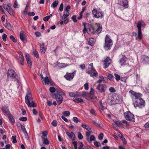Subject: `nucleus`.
Returning a JSON list of instances; mask_svg holds the SVG:
<instances>
[{
    "label": "nucleus",
    "instance_id": "nucleus-1",
    "mask_svg": "<svg viewBox=\"0 0 149 149\" xmlns=\"http://www.w3.org/2000/svg\"><path fill=\"white\" fill-rule=\"evenodd\" d=\"M84 28L83 30L84 33L86 32H89L90 33L94 34H99L102 31V25L99 23H94L92 25H89L88 24L83 23Z\"/></svg>",
    "mask_w": 149,
    "mask_h": 149
},
{
    "label": "nucleus",
    "instance_id": "nucleus-2",
    "mask_svg": "<svg viewBox=\"0 0 149 149\" xmlns=\"http://www.w3.org/2000/svg\"><path fill=\"white\" fill-rule=\"evenodd\" d=\"M113 41L110 38V36L106 35L105 40V43L103 47L106 50H109L111 49V47L113 45Z\"/></svg>",
    "mask_w": 149,
    "mask_h": 149
},
{
    "label": "nucleus",
    "instance_id": "nucleus-3",
    "mask_svg": "<svg viewBox=\"0 0 149 149\" xmlns=\"http://www.w3.org/2000/svg\"><path fill=\"white\" fill-rule=\"evenodd\" d=\"M145 23L142 21H139L137 22V27L138 29V37L140 40L142 38L141 28L145 27Z\"/></svg>",
    "mask_w": 149,
    "mask_h": 149
},
{
    "label": "nucleus",
    "instance_id": "nucleus-4",
    "mask_svg": "<svg viewBox=\"0 0 149 149\" xmlns=\"http://www.w3.org/2000/svg\"><path fill=\"white\" fill-rule=\"evenodd\" d=\"M122 100L121 97L117 94H115L110 97V103L115 104L120 103Z\"/></svg>",
    "mask_w": 149,
    "mask_h": 149
},
{
    "label": "nucleus",
    "instance_id": "nucleus-5",
    "mask_svg": "<svg viewBox=\"0 0 149 149\" xmlns=\"http://www.w3.org/2000/svg\"><path fill=\"white\" fill-rule=\"evenodd\" d=\"M134 105L135 107H138L139 108H141L145 106V102L142 98L137 99L135 100Z\"/></svg>",
    "mask_w": 149,
    "mask_h": 149
},
{
    "label": "nucleus",
    "instance_id": "nucleus-6",
    "mask_svg": "<svg viewBox=\"0 0 149 149\" xmlns=\"http://www.w3.org/2000/svg\"><path fill=\"white\" fill-rule=\"evenodd\" d=\"M124 116L127 120L132 122L135 121L134 115L130 111H128L124 113Z\"/></svg>",
    "mask_w": 149,
    "mask_h": 149
},
{
    "label": "nucleus",
    "instance_id": "nucleus-7",
    "mask_svg": "<svg viewBox=\"0 0 149 149\" xmlns=\"http://www.w3.org/2000/svg\"><path fill=\"white\" fill-rule=\"evenodd\" d=\"M86 72L89 74L91 77L94 78L97 77L98 73L94 68H88L86 70Z\"/></svg>",
    "mask_w": 149,
    "mask_h": 149
},
{
    "label": "nucleus",
    "instance_id": "nucleus-8",
    "mask_svg": "<svg viewBox=\"0 0 149 149\" xmlns=\"http://www.w3.org/2000/svg\"><path fill=\"white\" fill-rule=\"evenodd\" d=\"M128 2L127 0H119L118 4L119 7L123 10L128 7Z\"/></svg>",
    "mask_w": 149,
    "mask_h": 149
},
{
    "label": "nucleus",
    "instance_id": "nucleus-9",
    "mask_svg": "<svg viewBox=\"0 0 149 149\" xmlns=\"http://www.w3.org/2000/svg\"><path fill=\"white\" fill-rule=\"evenodd\" d=\"M50 95L53 98L56 100L58 104H60L62 102L63 99L62 95H56L54 93H50Z\"/></svg>",
    "mask_w": 149,
    "mask_h": 149
},
{
    "label": "nucleus",
    "instance_id": "nucleus-10",
    "mask_svg": "<svg viewBox=\"0 0 149 149\" xmlns=\"http://www.w3.org/2000/svg\"><path fill=\"white\" fill-rule=\"evenodd\" d=\"M18 75L12 69H9L7 74V77H10L12 79H17Z\"/></svg>",
    "mask_w": 149,
    "mask_h": 149
},
{
    "label": "nucleus",
    "instance_id": "nucleus-11",
    "mask_svg": "<svg viewBox=\"0 0 149 149\" xmlns=\"http://www.w3.org/2000/svg\"><path fill=\"white\" fill-rule=\"evenodd\" d=\"M18 54L19 56H17L15 58L17 60L18 62L21 65H23L24 63V58L23 55L21 51H19Z\"/></svg>",
    "mask_w": 149,
    "mask_h": 149
},
{
    "label": "nucleus",
    "instance_id": "nucleus-12",
    "mask_svg": "<svg viewBox=\"0 0 149 149\" xmlns=\"http://www.w3.org/2000/svg\"><path fill=\"white\" fill-rule=\"evenodd\" d=\"M127 60V58L124 55H122V57L120 60V62L121 66H123L124 65H127L128 67H130V65L129 64L126 63V61Z\"/></svg>",
    "mask_w": 149,
    "mask_h": 149
},
{
    "label": "nucleus",
    "instance_id": "nucleus-13",
    "mask_svg": "<svg viewBox=\"0 0 149 149\" xmlns=\"http://www.w3.org/2000/svg\"><path fill=\"white\" fill-rule=\"evenodd\" d=\"M69 65L68 64L63 63H60L58 62H57L56 64L54 66L56 68H65Z\"/></svg>",
    "mask_w": 149,
    "mask_h": 149
},
{
    "label": "nucleus",
    "instance_id": "nucleus-14",
    "mask_svg": "<svg viewBox=\"0 0 149 149\" xmlns=\"http://www.w3.org/2000/svg\"><path fill=\"white\" fill-rule=\"evenodd\" d=\"M129 93H131L132 95H133L135 97V100L137 99H140L141 97L142 94L141 93H137L134 92L132 90H131L129 91Z\"/></svg>",
    "mask_w": 149,
    "mask_h": 149
},
{
    "label": "nucleus",
    "instance_id": "nucleus-15",
    "mask_svg": "<svg viewBox=\"0 0 149 149\" xmlns=\"http://www.w3.org/2000/svg\"><path fill=\"white\" fill-rule=\"evenodd\" d=\"M111 62V60L109 57H107L104 60V68H108Z\"/></svg>",
    "mask_w": 149,
    "mask_h": 149
},
{
    "label": "nucleus",
    "instance_id": "nucleus-16",
    "mask_svg": "<svg viewBox=\"0 0 149 149\" xmlns=\"http://www.w3.org/2000/svg\"><path fill=\"white\" fill-rule=\"evenodd\" d=\"M1 110L5 116H8L10 112L7 106H2Z\"/></svg>",
    "mask_w": 149,
    "mask_h": 149
},
{
    "label": "nucleus",
    "instance_id": "nucleus-17",
    "mask_svg": "<svg viewBox=\"0 0 149 149\" xmlns=\"http://www.w3.org/2000/svg\"><path fill=\"white\" fill-rule=\"evenodd\" d=\"M106 88V86L105 84H99L97 86V89L101 92L104 91Z\"/></svg>",
    "mask_w": 149,
    "mask_h": 149
},
{
    "label": "nucleus",
    "instance_id": "nucleus-18",
    "mask_svg": "<svg viewBox=\"0 0 149 149\" xmlns=\"http://www.w3.org/2000/svg\"><path fill=\"white\" fill-rule=\"evenodd\" d=\"M25 103L29 107H35L37 106L36 104L34 102V101H31L30 102V101H29L28 99L26 100Z\"/></svg>",
    "mask_w": 149,
    "mask_h": 149
},
{
    "label": "nucleus",
    "instance_id": "nucleus-19",
    "mask_svg": "<svg viewBox=\"0 0 149 149\" xmlns=\"http://www.w3.org/2000/svg\"><path fill=\"white\" fill-rule=\"evenodd\" d=\"M67 135L69 137V138L73 141L75 139V136L74 133L73 132H71L70 133L68 132H66Z\"/></svg>",
    "mask_w": 149,
    "mask_h": 149
},
{
    "label": "nucleus",
    "instance_id": "nucleus-20",
    "mask_svg": "<svg viewBox=\"0 0 149 149\" xmlns=\"http://www.w3.org/2000/svg\"><path fill=\"white\" fill-rule=\"evenodd\" d=\"M74 76L71 73H67L64 76L65 78L68 80L70 81L72 80L74 78Z\"/></svg>",
    "mask_w": 149,
    "mask_h": 149
},
{
    "label": "nucleus",
    "instance_id": "nucleus-21",
    "mask_svg": "<svg viewBox=\"0 0 149 149\" xmlns=\"http://www.w3.org/2000/svg\"><path fill=\"white\" fill-rule=\"evenodd\" d=\"M20 38L21 40L23 41H24L26 39V33L23 31H21L20 33Z\"/></svg>",
    "mask_w": 149,
    "mask_h": 149
},
{
    "label": "nucleus",
    "instance_id": "nucleus-22",
    "mask_svg": "<svg viewBox=\"0 0 149 149\" xmlns=\"http://www.w3.org/2000/svg\"><path fill=\"white\" fill-rule=\"evenodd\" d=\"M33 99L31 93L28 92L26 96L25 97V102H26V100H28L30 101H31Z\"/></svg>",
    "mask_w": 149,
    "mask_h": 149
},
{
    "label": "nucleus",
    "instance_id": "nucleus-23",
    "mask_svg": "<svg viewBox=\"0 0 149 149\" xmlns=\"http://www.w3.org/2000/svg\"><path fill=\"white\" fill-rule=\"evenodd\" d=\"M80 95L81 94L79 92L71 93L69 94V95L71 97H79Z\"/></svg>",
    "mask_w": 149,
    "mask_h": 149
},
{
    "label": "nucleus",
    "instance_id": "nucleus-24",
    "mask_svg": "<svg viewBox=\"0 0 149 149\" xmlns=\"http://www.w3.org/2000/svg\"><path fill=\"white\" fill-rule=\"evenodd\" d=\"M114 122L116 124L117 126L118 127H120L122 128H123V125L122 123V122L119 120H116L114 121Z\"/></svg>",
    "mask_w": 149,
    "mask_h": 149
},
{
    "label": "nucleus",
    "instance_id": "nucleus-25",
    "mask_svg": "<svg viewBox=\"0 0 149 149\" xmlns=\"http://www.w3.org/2000/svg\"><path fill=\"white\" fill-rule=\"evenodd\" d=\"M142 59L144 63H149V57L144 55L143 56Z\"/></svg>",
    "mask_w": 149,
    "mask_h": 149
},
{
    "label": "nucleus",
    "instance_id": "nucleus-26",
    "mask_svg": "<svg viewBox=\"0 0 149 149\" xmlns=\"http://www.w3.org/2000/svg\"><path fill=\"white\" fill-rule=\"evenodd\" d=\"M95 42V39L92 38H90L88 41V44L91 46H92L94 44Z\"/></svg>",
    "mask_w": 149,
    "mask_h": 149
},
{
    "label": "nucleus",
    "instance_id": "nucleus-27",
    "mask_svg": "<svg viewBox=\"0 0 149 149\" xmlns=\"http://www.w3.org/2000/svg\"><path fill=\"white\" fill-rule=\"evenodd\" d=\"M4 26L7 29L10 31L12 30L13 26L9 23H6L4 24Z\"/></svg>",
    "mask_w": 149,
    "mask_h": 149
},
{
    "label": "nucleus",
    "instance_id": "nucleus-28",
    "mask_svg": "<svg viewBox=\"0 0 149 149\" xmlns=\"http://www.w3.org/2000/svg\"><path fill=\"white\" fill-rule=\"evenodd\" d=\"M72 100L74 102L77 103H82L83 102V99L77 97H74Z\"/></svg>",
    "mask_w": 149,
    "mask_h": 149
},
{
    "label": "nucleus",
    "instance_id": "nucleus-29",
    "mask_svg": "<svg viewBox=\"0 0 149 149\" xmlns=\"http://www.w3.org/2000/svg\"><path fill=\"white\" fill-rule=\"evenodd\" d=\"M43 83L44 85H46V84H49L50 83V82L49 79L47 77H46L44 79L42 80Z\"/></svg>",
    "mask_w": 149,
    "mask_h": 149
},
{
    "label": "nucleus",
    "instance_id": "nucleus-30",
    "mask_svg": "<svg viewBox=\"0 0 149 149\" xmlns=\"http://www.w3.org/2000/svg\"><path fill=\"white\" fill-rule=\"evenodd\" d=\"M103 13L102 11H97L96 16H95V17L96 18H98L99 17H102L103 16Z\"/></svg>",
    "mask_w": 149,
    "mask_h": 149
},
{
    "label": "nucleus",
    "instance_id": "nucleus-31",
    "mask_svg": "<svg viewBox=\"0 0 149 149\" xmlns=\"http://www.w3.org/2000/svg\"><path fill=\"white\" fill-rule=\"evenodd\" d=\"M86 139L88 142L91 143V141H95L96 139L94 135H92L89 138H88V139Z\"/></svg>",
    "mask_w": 149,
    "mask_h": 149
},
{
    "label": "nucleus",
    "instance_id": "nucleus-32",
    "mask_svg": "<svg viewBox=\"0 0 149 149\" xmlns=\"http://www.w3.org/2000/svg\"><path fill=\"white\" fill-rule=\"evenodd\" d=\"M81 95L83 97H85L87 99L88 98H86V97H90V94H88V93L85 92L84 91H83L82 92Z\"/></svg>",
    "mask_w": 149,
    "mask_h": 149
},
{
    "label": "nucleus",
    "instance_id": "nucleus-33",
    "mask_svg": "<svg viewBox=\"0 0 149 149\" xmlns=\"http://www.w3.org/2000/svg\"><path fill=\"white\" fill-rule=\"evenodd\" d=\"M9 119L11 123L13 124L15 123V121L14 118L11 114H9Z\"/></svg>",
    "mask_w": 149,
    "mask_h": 149
},
{
    "label": "nucleus",
    "instance_id": "nucleus-34",
    "mask_svg": "<svg viewBox=\"0 0 149 149\" xmlns=\"http://www.w3.org/2000/svg\"><path fill=\"white\" fill-rule=\"evenodd\" d=\"M81 126L83 128L86 129L88 131H89V130H91V128L88 126L86 125V124H82L81 125Z\"/></svg>",
    "mask_w": 149,
    "mask_h": 149
},
{
    "label": "nucleus",
    "instance_id": "nucleus-35",
    "mask_svg": "<svg viewBox=\"0 0 149 149\" xmlns=\"http://www.w3.org/2000/svg\"><path fill=\"white\" fill-rule=\"evenodd\" d=\"M58 3V1L57 0L54 1L52 4L51 6L53 8L56 7Z\"/></svg>",
    "mask_w": 149,
    "mask_h": 149
},
{
    "label": "nucleus",
    "instance_id": "nucleus-36",
    "mask_svg": "<svg viewBox=\"0 0 149 149\" xmlns=\"http://www.w3.org/2000/svg\"><path fill=\"white\" fill-rule=\"evenodd\" d=\"M56 91L57 93L56 94H55L56 95H62L64 93V92L61 90L57 89Z\"/></svg>",
    "mask_w": 149,
    "mask_h": 149
},
{
    "label": "nucleus",
    "instance_id": "nucleus-37",
    "mask_svg": "<svg viewBox=\"0 0 149 149\" xmlns=\"http://www.w3.org/2000/svg\"><path fill=\"white\" fill-rule=\"evenodd\" d=\"M33 54L34 56L37 58H38L39 57L38 53L36 50H34L33 51Z\"/></svg>",
    "mask_w": 149,
    "mask_h": 149
},
{
    "label": "nucleus",
    "instance_id": "nucleus-38",
    "mask_svg": "<svg viewBox=\"0 0 149 149\" xmlns=\"http://www.w3.org/2000/svg\"><path fill=\"white\" fill-rule=\"evenodd\" d=\"M107 77L111 81L113 80L114 79V77L113 75L110 74H108L107 75Z\"/></svg>",
    "mask_w": 149,
    "mask_h": 149
},
{
    "label": "nucleus",
    "instance_id": "nucleus-39",
    "mask_svg": "<svg viewBox=\"0 0 149 149\" xmlns=\"http://www.w3.org/2000/svg\"><path fill=\"white\" fill-rule=\"evenodd\" d=\"M7 11L10 15H13L14 13V11L11 8V7L8 9V10H7Z\"/></svg>",
    "mask_w": 149,
    "mask_h": 149
},
{
    "label": "nucleus",
    "instance_id": "nucleus-40",
    "mask_svg": "<svg viewBox=\"0 0 149 149\" xmlns=\"http://www.w3.org/2000/svg\"><path fill=\"white\" fill-rule=\"evenodd\" d=\"M3 8L6 10H8V9L11 7L10 6H9L8 5L3 4Z\"/></svg>",
    "mask_w": 149,
    "mask_h": 149
},
{
    "label": "nucleus",
    "instance_id": "nucleus-41",
    "mask_svg": "<svg viewBox=\"0 0 149 149\" xmlns=\"http://www.w3.org/2000/svg\"><path fill=\"white\" fill-rule=\"evenodd\" d=\"M69 12H67L66 14L64 13L62 17V19H65L69 15Z\"/></svg>",
    "mask_w": 149,
    "mask_h": 149
},
{
    "label": "nucleus",
    "instance_id": "nucleus-42",
    "mask_svg": "<svg viewBox=\"0 0 149 149\" xmlns=\"http://www.w3.org/2000/svg\"><path fill=\"white\" fill-rule=\"evenodd\" d=\"M42 139H43V142L46 145H48L49 144V141H48L47 138H42Z\"/></svg>",
    "mask_w": 149,
    "mask_h": 149
},
{
    "label": "nucleus",
    "instance_id": "nucleus-43",
    "mask_svg": "<svg viewBox=\"0 0 149 149\" xmlns=\"http://www.w3.org/2000/svg\"><path fill=\"white\" fill-rule=\"evenodd\" d=\"M114 75L115 77V79L117 81H118L120 79V75L116 73L114 74Z\"/></svg>",
    "mask_w": 149,
    "mask_h": 149
},
{
    "label": "nucleus",
    "instance_id": "nucleus-44",
    "mask_svg": "<svg viewBox=\"0 0 149 149\" xmlns=\"http://www.w3.org/2000/svg\"><path fill=\"white\" fill-rule=\"evenodd\" d=\"M63 114L66 116H68L70 115V112L69 111H65L63 112Z\"/></svg>",
    "mask_w": 149,
    "mask_h": 149
},
{
    "label": "nucleus",
    "instance_id": "nucleus-45",
    "mask_svg": "<svg viewBox=\"0 0 149 149\" xmlns=\"http://www.w3.org/2000/svg\"><path fill=\"white\" fill-rule=\"evenodd\" d=\"M98 11L96 9H93L92 11V13L94 15V17H95L96 16V15Z\"/></svg>",
    "mask_w": 149,
    "mask_h": 149
},
{
    "label": "nucleus",
    "instance_id": "nucleus-46",
    "mask_svg": "<svg viewBox=\"0 0 149 149\" xmlns=\"http://www.w3.org/2000/svg\"><path fill=\"white\" fill-rule=\"evenodd\" d=\"M94 144V145L97 147H99L101 146L100 143L97 141H95Z\"/></svg>",
    "mask_w": 149,
    "mask_h": 149
},
{
    "label": "nucleus",
    "instance_id": "nucleus-47",
    "mask_svg": "<svg viewBox=\"0 0 149 149\" xmlns=\"http://www.w3.org/2000/svg\"><path fill=\"white\" fill-rule=\"evenodd\" d=\"M56 91L55 88L53 87H52L49 88V91L51 92V93H54L53 92H54Z\"/></svg>",
    "mask_w": 149,
    "mask_h": 149
},
{
    "label": "nucleus",
    "instance_id": "nucleus-48",
    "mask_svg": "<svg viewBox=\"0 0 149 149\" xmlns=\"http://www.w3.org/2000/svg\"><path fill=\"white\" fill-rule=\"evenodd\" d=\"M94 90L93 88H91L90 93H88V94H90V97H90L91 95H93L94 94Z\"/></svg>",
    "mask_w": 149,
    "mask_h": 149
},
{
    "label": "nucleus",
    "instance_id": "nucleus-49",
    "mask_svg": "<svg viewBox=\"0 0 149 149\" xmlns=\"http://www.w3.org/2000/svg\"><path fill=\"white\" fill-rule=\"evenodd\" d=\"M78 137L79 139H81L83 138V135L80 132H79L78 133Z\"/></svg>",
    "mask_w": 149,
    "mask_h": 149
},
{
    "label": "nucleus",
    "instance_id": "nucleus-50",
    "mask_svg": "<svg viewBox=\"0 0 149 149\" xmlns=\"http://www.w3.org/2000/svg\"><path fill=\"white\" fill-rule=\"evenodd\" d=\"M90 113L92 115H95V110L94 109H91L90 110Z\"/></svg>",
    "mask_w": 149,
    "mask_h": 149
},
{
    "label": "nucleus",
    "instance_id": "nucleus-51",
    "mask_svg": "<svg viewBox=\"0 0 149 149\" xmlns=\"http://www.w3.org/2000/svg\"><path fill=\"white\" fill-rule=\"evenodd\" d=\"M12 139L13 140L12 142L14 143H17V141L16 139V137L15 136H12Z\"/></svg>",
    "mask_w": 149,
    "mask_h": 149
},
{
    "label": "nucleus",
    "instance_id": "nucleus-52",
    "mask_svg": "<svg viewBox=\"0 0 149 149\" xmlns=\"http://www.w3.org/2000/svg\"><path fill=\"white\" fill-rule=\"evenodd\" d=\"M10 38L14 42H17V40L15 39V37L11 35L10 36Z\"/></svg>",
    "mask_w": 149,
    "mask_h": 149
},
{
    "label": "nucleus",
    "instance_id": "nucleus-53",
    "mask_svg": "<svg viewBox=\"0 0 149 149\" xmlns=\"http://www.w3.org/2000/svg\"><path fill=\"white\" fill-rule=\"evenodd\" d=\"M19 120L20 121H25L27 120V118L26 117H20L19 118Z\"/></svg>",
    "mask_w": 149,
    "mask_h": 149
},
{
    "label": "nucleus",
    "instance_id": "nucleus-54",
    "mask_svg": "<svg viewBox=\"0 0 149 149\" xmlns=\"http://www.w3.org/2000/svg\"><path fill=\"white\" fill-rule=\"evenodd\" d=\"M71 19L74 22H77L76 15H74L72 16L71 17Z\"/></svg>",
    "mask_w": 149,
    "mask_h": 149
},
{
    "label": "nucleus",
    "instance_id": "nucleus-55",
    "mask_svg": "<svg viewBox=\"0 0 149 149\" xmlns=\"http://www.w3.org/2000/svg\"><path fill=\"white\" fill-rule=\"evenodd\" d=\"M7 36L5 34H3L2 35V38L4 41H6V38Z\"/></svg>",
    "mask_w": 149,
    "mask_h": 149
},
{
    "label": "nucleus",
    "instance_id": "nucleus-56",
    "mask_svg": "<svg viewBox=\"0 0 149 149\" xmlns=\"http://www.w3.org/2000/svg\"><path fill=\"white\" fill-rule=\"evenodd\" d=\"M40 49L41 52L43 53H45V50L43 46L42 47L40 46Z\"/></svg>",
    "mask_w": 149,
    "mask_h": 149
},
{
    "label": "nucleus",
    "instance_id": "nucleus-57",
    "mask_svg": "<svg viewBox=\"0 0 149 149\" xmlns=\"http://www.w3.org/2000/svg\"><path fill=\"white\" fill-rule=\"evenodd\" d=\"M63 3H61L60 6V7L59 8V10L62 11H63Z\"/></svg>",
    "mask_w": 149,
    "mask_h": 149
},
{
    "label": "nucleus",
    "instance_id": "nucleus-58",
    "mask_svg": "<svg viewBox=\"0 0 149 149\" xmlns=\"http://www.w3.org/2000/svg\"><path fill=\"white\" fill-rule=\"evenodd\" d=\"M20 126H21V130H22V131L24 133L25 132H26V131L25 127H24V126H23L22 125H21Z\"/></svg>",
    "mask_w": 149,
    "mask_h": 149
},
{
    "label": "nucleus",
    "instance_id": "nucleus-59",
    "mask_svg": "<svg viewBox=\"0 0 149 149\" xmlns=\"http://www.w3.org/2000/svg\"><path fill=\"white\" fill-rule=\"evenodd\" d=\"M103 133H101L99 135L98 138L100 140H102L103 138Z\"/></svg>",
    "mask_w": 149,
    "mask_h": 149
},
{
    "label": "nucleus",
    "instance_id": "nucleus-60",
    "mask_svg": "<svg viewBox=\"0 0 149 149\" xmlns=\"http://www.w3.org/2000/svg\"><path fill=\"white\" fill-rule=\"evenodd\" d=\"M72 144L74 145V146L75 149H77V141H73L72 142Z\"/></svg>",
    "mask_w": 149,
    "mask_h": 149
},
{
    "label": "nucleus",
    "instance_id": "nucleus-61",
    "mask_svg": "<svg viewBox=\"0 0 149 149\" xmlns=\"http://www.w3.org/2000/svg\"><path fill=\"white\" fill-rule=\"evenodd\" d=\"M91 132L89 131H88V132H86V139H88V138H89L90 137L91 133Z\"/></svg>",
    "mask_w": 149,
    "mask_h": 149
},
{
    "label": "nucleus",
    "instance_id": "nucleus-62",
    "mask_svg": "<svg viewBox=\"0 0 149 149\" xmlns=\"http://www.w3.org/2000/svg\"><path fill=\"white\" fill-rule=\"evenodd\" d=\"M35 34L38 37H39L41 36L40 33L38 31L36 32L35 33Z\"/></svg>",
    "mask_w": 149,
    "mask_h": 149
},
{
    "label": "nucleus",
    "instance_id": "nucleus-63",
    "mask_svg": "<svg viewBox=\"0 0 149 149\" xmlns=\"http://www.w3.org/2000/svg\"><path fill=\"white\" fill-rule=\"evenodd\" d=\"M70 8V5L68 6L65 9V11L67 12H69V10Z\"/></svg>",
    "mask_w": 149,
    "mask_h": 149
},
{
    "label": "nucleus",
    "instance_id": "nucleus-64",
    "mask_svg": "<svg viewBox=\"0 0 149 149\" xmlns=\"http://www.w3.org/2000/svg\"><path fill=\"white\" fill-rule=\"evenodd\" d=\"M84 89L86 90H88V83H86L84 84Z\"/></svg>",
    "mask_w": 149,
    "mask_h": 149
}]
</instances>
